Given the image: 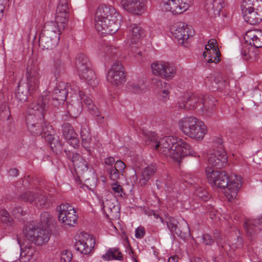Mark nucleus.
Listing matches in <instances>:
<instances>
[{
	"label": "nucleus",
	"instance_id": "17",
	"mask_svg": "<svg viewBox=\"0 0 262 262\" xmlns=\"http://www.w3.org/2000/svg\"><path fill=\"white\" fill-rule=\"evenodd\" d=\"M68 0H60L57 6L55 20L61 29H64L68 20Z\"/></svg>",
	"mask_w": 262,
	"mask_h": 262
},
{
	"label": "nucleus",
	"instance_id": "37",
	"mask_svg": "<svg viewBox=\"0 0 262 262\" xmlns=\"http://www.w3.org/2000/svg\"><path fill=\"white\" fill-rule=\"evenodd\" d=\"M220 52L219 49H214V50H209V51H204L203 56L205 61L208 63H217L220 62Z\"/></svg>",
	"mask_w": 262,
	"mask_h": 262
},
{
	"label": "nucleus",
	"instance_id": "59",
	"mask_svg": "<svg viewBox=\"0 0 262 262\" xmlns=\"http://www.w3.org/2000/svg\"><path fill=\"white\" fill-rule=\"evenodd\" d=\"M145 234V231L144 228L140 226L138 227L135 231V236L137 238H142Z\"/></svg>",
	"mask_w": 262,
	"mask_h": 262
},
{
	"label": "nucleus",
	"instance_id": "19",
	"mask_svg": "<svg viewBox=\"0 0 262 262\" xmlns=\"http://www.w3.org/2000/svg\"><path fill=\"white\" fill-rule=\"evenodd\" d=\"M102 205L104 213L107 218L114 220L119 217L120 208L116 199H107L102 202Z\"/></svg>",
	"mask_w": 262,
	"mask_h": 262
},
{
	"label": "nucleus",
	"instance_id": "61",
	"mask_svg": "<svg viewBox=\"0 0 262 262\" xmlns=\"http://www.w3.org/2000/svg\"><path fill=\"white\" fill-rule=\"evenodd\" d=\"M43 124H45V126H43V131L42 133H44L45 134H47L48 136L51 135L53 130L52 126L49 124H46L45 123Z\"/></svg>",
	"mask_w": 262,
	"mask_h": 262
},
{
	"label": "nucleus",
	"instance_id": "23",
	"mask_svg": "<svg viewBox=\"0 0 262 262\" xmlns=\"http://www.w3.org/2000/svg\"><path fill=\"white\" fill-rule=\"evenodd\" d=\"M121 5L124 9L134 14L140 15L144 11V0H122Z\"/></svg>",
	"mask_w": 262,
	"mask_h": 262
},
{
	"label": "nucleus",
	"instance_id": "42",
	"mask_svg": "<svg viewBox=\"0 0 262 262\" xmlns=\"http://www.w3.org/2000/svg\"><path fill=\"white\" fill-rule=\"evenodd\" d=\"M145 142L156 150V145L158 144V137L155 133L149 132L145 134Z\"/></svg>",
	"mask_w": 262,
	"mask_h": 262
},
{
	"label": "nucleus",
	"instance_id": "12",
	"mask_svg": "<svg viewBox=\"0 0 262 262\" xmlns=\"http://www.w3.org/2000/svg\"><path fill=\"white\" fill-rule=\"evenodd\" d=\"M170 31L179 43L184 46L189 37L193 35L191 29L187 24L181 21L173 23L170 27Z\"/></svg>",
	"mask_w": 262,
	"mask_h": 262
},
{
	"label": "nucleus",
	"instance_id": "29",
	"mask_svg": "<svg viewBox=\"0 0 262 262\" xmlns=\"http://www.w3.org/2000/svg\"><path fill=\"white\" fill-rule=\"evenodd\" d=\"M63 30L64 29H61L60 27L56 24V22L50 21L47 22L45 24L41 33L54 38L59 39V35Z\"/></svg>",
	"mask_w": 262,
	"mask_h": 262
},
{
	"label": "nucleus",
	"instance_id": "60",
	"mask_svg": "<svg viewBox=\"0 0 262 262\" xmlns=\"http://www.w3.org/2000/svg\"><path fill=\"white\" fill-rule=\"evenodd\" d=\"M203 239L206 245H210L214 242L213 239L212 238L211 236L208 234H204L203 237Z\"/></svg>",
	"mask_w": 262,
	"mask_h": 262
},
{
	"label": "nucleus",
	"instance_id": "58",
	"mask_svg": "<svg viewBox=\"0 0 262 262\" xmlns=\"http://www.w3.org/2000/svg\"><path fill=\"white\" fill-rule=\"evenodd\" d=\"M12 213L16 217H19L25 214V213L21 208L19 207H15L13 208L12 210Z\"/></svg>",
	"mask_w": 262,
	"mask_h": 262
},
{
	"label": "nucleus",
	"instance_id": "3",
	"mask_svg": "<svg viewBox=\"0 0 262 262\" xmlns=\"http://www.w3.org/2000/svg\"><path fill=\"white\" fill-rule=\"evenodd\" d=\"M156 150L178 162H180L186 156H193L194 154L190 144L185 141L173 136H167L160 139L158 144L156 145Z\"/></svg>",
	"mask_w": 262,
	"mask_h": 262
},
{
	"label": "nucleus",
	"instance_id": "13",
	"mask_svg": "<svg viewBox=\"0 0 262 262\" xmlns=\"http://www.w3.org/2000/svg\"><path fill=\"white\" fill-rule=\"evenodd\" d=\"M59 221L68 226H72L76 223L78 215L75 210L69 204H62L57 208Z\"/></svg>",
	"mask_w": 262,
	"mask_h": 262
},
{
	"label": "nucleus",
	"instance_id": "54",
	"mask_svg": "<svg viewBox=\"0 0 262 262\" xmlns=\"http://www.w3.org/2000/svg\"><path fill=\"white\" fill-rule=\"evenodd\" d=\"M72 253L69 250H64L60 254L61 262H70L72 259Z\"/></svg>",
	"mask_w": 262,
	"mask_h": 262
},
{
	"label": "nucleus",
	"instance_id": "62",
	"mask_svg": "<svg viewBox=\"0 0 262 262\" xmlns=\"http://www.w3.org/2000/svg\"><path fill=\"white\" fill-rule=\"evenodd\" d=\"M105 164L110 167H113V165L115 163V160L113 157H110L105 159Z\"/></svg>",
	"mask_w": 262,
	"mask_h": 262
},
{
	"label": "nucleus",
	"instance_id": "44",
	"mask_svg": "<svg viewBox=\"0 0 262 262\" xmlns=\"http://www.w3.org/2000/svg\"><path fill=\"white\" fill-rule=\"evenodd\" d=\"M53 67L55 71H58L64 68V63L61 59V52L58 51L53 57Z\"/></svg>",
	"mask_w": 262,
	"mask_h": 262
},
{
	"label": "nucleus",
	"instance_id": "53",
	"mask_svg": "<svg viewBox=\"0 0 262 262\" xmlns=\"http://www.w3.org/2000/svg\"><path fill=\"white\" fill-rule=\"evenodd\" d=\"M52 220V216L48 212H44L40 215V221L43 227L48 228V223Z\"/></svg>",
	"mask_w": 262,
	"mask_h": 262
},
{
	"label": "nucleus",
	"instance_id": "55",
	"mask_svg": "<svg viewBox=\"0 0 262 262\" xmlns=\"http://www.w3.org/2000/svg\"><path fill=\"white\" fill-rule=\"evenodd\" d=\"M1 220L4 223L11 225L12 222V219L10 216L8 212L6 210H2L1 212Z\"/></svg>",
	"mask_w": 262,
	"mask_h": 262
},
{
	"label": "nucleus",
	"instance_id": "14",
	"mask_svg": "<svg viewBox=\"0 0 262 262\" xmlns=\"http://www.w3.org/2000/svg\"><path fill=\"white\" fill-rule=\"evenodd\" d=\"M49 99L47 96L38 98L31 102L27 108V116H33L36 118H42L47 111Z\"/></svg>",
	"mask_w": 262,
	"mask_h": 262
},
{
	"label": "nucleus",
	"instance_id": "57",
	"mask_svg": "<svg viewBox=\"0 0 262 262\" xmlns=\"http://www.w3.org/2000/svg\"><path fill=\"white\" fill-rule=\"evenodd\" d=\"M125 167L126 165L121 160H118L115 162V166L113 167L116 168L120 172L123 174Z\"/></svg>",
	"mask_w": 262,
	"mask_h": 262
},
{
	"label": "nucleus",
	"instance_id": "40",
	"mask_svg": "<svg viewBox=\"0 0 262 262\" xmlns=\"http://www.w3.org/2000/svg\"><path fill=\"white\" fill-rule=\"evenodd\" d=\"M102 258L105 260H119L123 259V255L118 248H110L106 253L102 256Z\"/></svg>",
	"mask_w": 262,
	"mask_h": 262
},
{
	"label": "nucleus",
	"instance_id": "49",
	"mask_svg": "<svg viewBox=\"0 0 262 262\" xmlns=\"http://www.w3.org/2000/svg\"><path fill=\"white\" fill-rule=\"evenodd\" d=\"M11 116L10 111L8 105L5 103L0 107V118L3 120H8Z\"/></svg>",
	"mask_w": 262,
	"mask_h": 262
},
{
	"label": "nucleus",
	"instance_id": "18",
	"mask_svg": "<svg viewBox=\"0 0 262 262\" xmlns=\"http://www.w3.org/2000/svg\"><path fill=\"white\" fill-rule=\"evenodd\" d=\"M95 245V239L93 236L85 233L75 244L77 251L84 254L90 253Z\"/></svg>",
	"mask_w": 262,
	"mask_h": 262
},
{
	"label": "nucleus",
	"instance_id": "7",
	"mask_svg": "<svg viewBox=\"0 0 262 262\" xmlns=\"http://www.w3.org/2000/svg\"><path fill=\"white\" fill-rule=\"evenodd\" d=\"M24 233L26 238L36 245H41L48 242L50 238V232L48 228L42 227L41 228L29 223L25 226Z\"/></svg>",
	"mask_w": 262,
	"mask_h": 262
},
{
	"label": "nucleus",
	"instance_id": "46",
	"mask_svg": "<svg viewBox=\"0 0 262 262\" xmlns=\"http://www.w3.org/2000/svg\"><path fill=\"white\" fill-rule=\"evenodd\" d=\"M38 196V193L34 192H26L20 196V198L24 202H29L30 203H33L36 201V197Z\"/></svg>",
	"mask_w": 262,
	"mask_h": 262
},
{
	"label": "nucleus",
	"instance_id": "39",
	"mask_svg": "<svg viewBox=\"0 0 262 262\" xmlns=\"http://www.w3.org/2000/svg\"><path fill=\"white\" fill-rule=\"evenodd\" d=\"M154 84L158 93L162 97L163 100L166 101L169 94V85L159 79L156 80Z\"/></svg>",
	"mask_w": 262,
	"mask_h": 262
},
{
	"label": "nucleus",
	"instance_id": "4",
	"mask_svg": "<svg viewBox=\"0 0 262 262\" xmlns=\"http://www.w3.org/2000/svg\"><path fill=\"white\" fill-rule=\"evenodd\" d=\"M241 9L248 23L256 25L262 20V0H243Z\"/></svg>",
	"mask_w": 262,
	"mask_h": 262
},
{
	"label": "nucleus",
	"instance_id": "27",
	"mask_svg": "<svg viewBox=\"0 0 262 262\" xmlns=\"http://www.w3.org/2000/svg\"><path fill=\"white\" fill-rule=\"evenodd\" d=\"M198 119L194 117H184L179 121L180 130L186 136L189 137L193 131Z\"/></svg>",
	"mask_w": 262,
	"mask_h": 262
},
{
	"label": "nucleus",
	"instance_id": "26",
	"mask_svg": "<svg viewBox=\"0 0 262 262\" xmlns=\"http://www.w3.org/2000/svg\"><path fill=\"white\" fill-rule=\"evenodd\" d=\"M178 221L173 217H169L167 221V226L170 232L181 237H185L189 232L188 224L183 221V228L180 229L178 226Z\"/></svg>",
	"mask_w": 262,
	"mask_h": 262
},
{
	"label": "nucleus",
	"instance_id": "21",
	"mask_svg": "<svg viewBox=\"0 0 262 262\" xmlns=\"http://www.w3.org/2000/svg\"><path fill=\"white\" fill-rule=\"evenodd\" d=\"M216 102L215 98L211 95L202 96V105L200 107V111L207 116H211L215 112Z\"/></svg>",
	"mask_w": 262,
	"mask_h": 262
},
{
	"label": "nucleus",
	"instance_id": "24",
	"mask_svg": "<svg viewBox=\"0 0 262 262\" xmlns=\"http://www.w3.org/2000/svg\"><path fill=\"white\" fill-rule=\"evenodd\" d=\"M17 241L20 245L21 251L19 254L20 262H32L37 259V252L35 248L31 245H26L21 247L18 238Z\"/></svg>",
	"mask_w": 262,
	"mask_h": 262
},
{
	"label": "nucleus",
	"instance_id": "32",
	"mask_svg": "<svg viewBox=\"0 0 262 262\" xmlns=\"http://www.w3.org/2000/svg\"><path fill=\"white\" fill-rule=\"evenodd\" d=\"M79 96L81 99H83L84 104L87 106L88 109L100 122H103L104 117L102 116L100 114V112L97 107L93 104L92 100L88 97H86L85 99L83 97L84 94L82 91H79Z\"/></svg>",
	"mask_w": 262,
	"mask_h": 262
},
{
	"label": "nucleus",
	"instance_id": "52",
	"mask_svg": "<svg viewBox=\"0 0 262 262\" xmlns=\"http://www.w3.org/2000/svg\"><path fill=\"white\" fill-rule=\"evenodd\" d=\"M194 194L196 196L204 201H207L209 198L207 191L202 187L196 188Z\"/></svg>",
	"mask_w": 262,
	"mask_h": 262
},
{
	"label": "nucleus",
	"instance_id": "11",
	"mask_svg": "<svg viewBox=\"0 0 262 262\" xmlns=\"http://www.w3.org/2000/svg\"><path fill=\"white\" fill-rule=\"evenodd\" d=\"M152 73L163 79H171L176 74V68L174 65L166 61H157L151 65Z\"/></svg>",
	"mask_w": 262,
	"mask_h": 262
},
{
	"label": "nucleus",
	"instance_id": "45",
	"mask_svg": "<svg viewBox=\"0 0 262 262\" xmlns=\"http://www.w3.org/2000/svg\"><path fill=\"white\" fill-rule=\"evenodd\" d=\"M111 192L114 193L115 196L123 197L125 194L122 186L117 182L115 181L111 185Z\"/></svg>",
	"mask_w": 262,
	"mask_h": 262
},
{
	"label": "nucleus",
	"instance_id": "38",
	"mask_svg": "<svg viewBox=\"0 0 262 262\" xmlns=\"http://www.w3.org/2000/svg\"><path fill=\"white\" fill-rule=\"evenodd\" d=\"M82 105L81 101H75L67 105L69 114L73 118H76L81 112Z\"/></svg>",
	"mask_w": 262,
	"mask_h": 262
},
{
	"label": "nucleus",
	"instance_id": "25",
	"mask_svg": "<svg viewBox=\"0 0 262 262\" xmlns=\"http://www.w3.org/2000/svg\"><path fill=\"white\" fill-rule=\"evenodd\" d=\"M246 42L255 48L262 47V30H251L247 32L244 36Z\"/></svg>",
	"mask_w": 262,
	"mask_h": 262
},
{
	"label": "nucleus",
	"instance_id": "47",
	"mask_svg": "<svg viewBox=\"0 0 262 262\" xmlns=\"http://www.w3.org/2000/svg\"><path fill=\"white\" fill-rule=\"evenodd\" d=\"M100 51L102 54L101 55L102 57L104 56L105 57H110L116 53V49L111 46L104 45L102 47Z\"/></svg>",
	"mask_w": 262,
	"mask_h": 262
},
{
	"label": "nucleus",
	"instance_id": "8",
	"mask_svg": "<svg viewBox=\"0 0 262 262\" xmlns=\"http://www.w3.org/2000/svg\"><path fill=\"white\" fill-rule=\"evenodd\" d=\"M65 152L67 158L73 163L78 177L84 181L88 180L87 174L89 170L86 161L79 154L74 151L65 150Z\"/></svg>",
	"mask_w": 262,
	"mask_h": 262
},
{
	"label": "nucleus",
	"instance_id": "34",
	"mask_svg": "<svg viewBox=\"0 0 262 262\" xmlns=\"http://www.w3.org/2000/svg\"><path fill=\"white\" fill-rule=\"evenodd\" d=\"M156 170L155 165L150 164L144 168L139 176V184L141 186L145 185L150 178L154 175Z\"/></svg>",
	"mask_w": 262,
	"mask_h": 262
},
{
	"label": "nucleus",
	"instance_id": "10",
	"mask_svg": "<svg viewBox=\"0 0 262 262\" xmlns=\"http://www.w3.org/2000/svg\"><path fill=\"white\" fill-rule=\"evenodd\" d=\"M107 80L112 85L116 86L125 83V70L121 62L116 61L113 63L107 73Z\"/></svg>",
	"mask_w": 262,
	"mask_h": 262
},
{
	"label": "nucleus",
	"instance_id": "43",
	"mask_svg": "<svg viewBox=\"0 0 262 262\" xmlns=\"http://www.w3.org/2000/svg\"><path fill=\"white\" fill-rule=\"evenodd\" d=\"M225 85V80L223 79L220 74L215 75L212 82V89L213 91L223 89Z\"/></svg>",
	"mask_w": 262,
	"mask_h": 262
},
{
	"label": "nucleus",
	"instance_id": "2",
	"mask_svg": "<svg viewBox=\"0 0 262 262\" xmlns=\"http://www.w3.org/2000/svg\"><path fill=\"white\" fill-rule=\"evenodd\" d=\"M122 17L111 6L101 5L96 13L95 28L102 35L113 34L119 29Z\"/></svg>",
	"mask_w": 262,
	"mask_h": 262
},
{
	"label": "nucleus",
	"instance_id": "48",
	"mask_svg": "<svg viewBox=\"0 0 262 262\" xmlns=\"http://www.w3.org/2000/svg\"><path fill=\"white\" fill-rule=\"evenodd\" d=\"M106 171H107L110 179L114 181H117L120 178V175H123L121 172H120L116 168L113 167H106Z\"/></svg>",
	"mask_w": 262,
	"mask_h": 262
},
{
	"label": "nucleus",
	"instance_id": "6",
	"mask_svg": "<svg viewBox=\"0 0 262 262\" xmlns=\"http://www.w3.org/2000/svg\"><path fill=\"white\" fill-rule=\"evenodd\" d=\"M75 66L79 75L83 77L88 83L92 87L98 84L95 72L92 69V63L84 54H78L75 61Z\"/></svg>",
	"mask_w": 262,
	"mask_h": 262
},
{
	"label": "nucleus",
	"instance_id": "64",
	"mask_svg": "<svg viewBox=\"0 0 262 262\" xmlns=\"http://www.w3.org/2000/svg\"><path fill=\"white\" fill-rule=\"evenodd\" d=\"M9 175L11 177H17L18 175L19 172L17 168H13L10 169L8 171Z\"/></svg>",
	"mask_w": 262,
	"mask_h": 262
},
{
	"label": "nucleus",
	"instance_id": "28",
	"mask_svg": "<svg viewBox=\"0 0 262 262\" xmlns=\"http://www.w3.org/2000/svg\"><path fill=\"white\" fill-rule=\"evenodd\" d=\"M222 0H207L206 9L208 15L211 17L219 16L224 7Z\"/></svg>",
	"mask_w": 262,
	"mask_h": 262
},
{
	"label": "nucleus",
	"instance_id": "16",
	"mask_svg": "<svg viewBox=\"0 0 262 262\" xmlns=\"http://www.w3.org/2000/svg\"><path fill=\"white\" fill-rule=\"evenodd\" d=\"M210 165L216 168H222L227 165L228 157L223 147H220L210 152L208 157Z\"/></svg>",
	"mask_w": 262,
	"mask_h": 262
},
{
	"label": "nucleus",
	"instance_id": "15",
	"mask_svg": "<svg viewBox=\"0 0 262 262\" xmlns=\"http://www.w3.org/2000/svg\"><path fill=\"white\" fill-rule=\"evenodd\" d=\"M202 96L192 93H187L180 97L178 105L180 109L194 110L198 109L200 111L201 107Z\"/></svg>",
	"mask_w": 262,
	"mask_h": 262
},
{
	"label": "nucleus",
	"instance_id": "36",
	"mask_svg": "<svg viewBox=\"0 0 262 262\" xmlns=\"http://www.w3.org/2000/svg\"><path fill=\"white\" fill-rule=\"evenodd\" d=\"M259 220V218L255 220H248L247 221L244 225V228L246 231L247 234L250 235H252L254 234H258L262 230H259L260 228V224L258 223L257 222Z\"/></svg>",
	"mask_w": 262,
	"mask_h": 262
},
{
	"label": "nucleus",
	"instance_id": "1",
	"mask_svg": "<svg viewBox=\"0 0 262 262\" xmlns=\"http://www.w3.org/2000/svg\"><path fill=\"white\" fill-rule=\"evenodd\" d=\"M205 171L208 181L212 187L225 189L224 194L229 202L236 198L241 185L240 176L230 178L226 171H215L210 167H206Z\"/></svg>",
	"mask_w": 262,
	"mask_h": 262
},
{
	"label": "nucleus",
	"instance_id": "5",
	"mask_svg": "<svg viewBox=\"0 0 262 262\" xmlns=\"http://www.w3.org/2000/svg\"><path fill=\"white\" fill-rule=\"evenodd\" d=\"M27 78L28 90L23 91L25 88L24 84L18 85L17 92L15 94L17 99L20 101H25L27 98L28 92L31 93L36 91L39 85L40 76L39 69L37 67L33 66L27 68L26 73Z\"/></svg>",
	"mask_w": 262,
	"mask_h": 262
},
{
	"label": "nucleus",
	"instance_id": "50",
	"mask_svg": "<svg viewBox=\"0 0 262 262\" xmlns=\"http://www.w3.org/2000/svg\"><path fill=\"white\" fill-rule=\"evenodd\" d=\"M37 207H42L47 208L50 205V203L48 202L47 198L43 195H39L36 197V201L34 202Z\"/></svg>",
	"mask_w": 262,
	"mask_h": 262
},
{
	"label": "nucleus",
	"instance_id": "31",
	"mask_svg": "<svg viewBox=\"0 0 262 262\" xmlns=\"http://www.w3.org/2000/svg\"><path fill=\"white\" fill-rule=\"evenodd\" d=\"M59 39L40 33L39 45L43 50H52L58 43Z\"/></svg>",
	"mask_w": 262,
	"mask_h": 262
},
{
	"label": "nucleus",
	"instance_id": "22",
	"mask_svg": "<svg viewBox=\"0 0 262 262\" xmlns=\"http://www.w3.org/2000/svg\"><path fill=\"white\" fill-rule=\"evenodd\" d=\"M26 123L30 132L34 135H40L43 131L44 122L42 118H36L33 116L26 117Z\"/></svg>",
	"mask_w": 262,
	"mask_h": 262
},
{
	"label": "nucleus",
	"instance_id": "63",
	"mask_svg": "<svg viewBox=\"0 0 262 262\" xmlns=\"http://www.w3.org/2000/svg\"><path fill=\"white\" fill-rule=\"evenodd\" d=\"M130 86L135 93H138L141 91V86L139 84L132 83L130 84Z\"/></svg>",
	"mask_w": 262,
	"mask_h": 262
},
{
	"label": "nucleus",
	"instance_id": "9",
	"mask_svg": "<svg viewBox=\"0 0 262 262\" xmlns=\"http://www.w3.org/2000/svg\"><path fill=\"white\" fill-rule=\"evenodd\" d=\"M194 0H163L161 8L162 11L170 12L173 14H181L188 9Z\"/></svg>",
	"mask_w": 262,
	"mask_h": 262
},
{
	"label": "nucleus",
	"instance_id": "30",
	"mask_svg": "<svg viewBox=\"0 0 262 262\" xmlns=\"http://www.w3.org/2000/svg\"><path fill=\"white\" fill-rule=\"evenodd\" d=\"M207 126L200 120L198 119L189 138L197 141L202 140L207 133Z\"/></svg>",
	"mask_w": 262,
	"mask_h": 262
},
{
	"label": "nucleus",
	"instance_id": "20",
	"mask_svg": "<svg viewBox=\"0 0 262 262\" xmlns=\"http://www.w3.org/2000/svg\"><path fill=\"white\" fill-rule=\"evenodd\" d=\"M62 135L69 144L74 148L79 146V140L78 134L76 133L72 126L68 123H64L61 126Z\"/></svg>",
	"mask_w": 262,
	"mask_h": 262
},
{
	"label": "nucleus",
	"instance_id": "33",
	"mask_svg": "<svg viewBox=\"0 0 262 262\" xmlns=\"http://www.w3.org/2000/svg\"><path fill=\"white\" fill-rule=\"evenodd\" d=\"M131 28L130 43L138 44L145 36V31L141 27L137 24L132 25Z\"/></svg>",
	"mask_w": 262,
	"mask_h": 262
},
{
	"label": "nucleus",
	"instance_id": "51",
	"mask_svg": "<svg viewBox=\"0 0 262 262\" xmlns=\"http://www.w3.org/2000/svg\"><path fill=\"white\" fill-rule=\"evenodd\" d=\"M37 207H42L47 208L50 205V203L48 202L47 198L43 195H39L36 197V201L34 202Z\"/></svg>",
	"mask_w": 262,
	"mask_h": 262
},
{
	"label": "nucleus",
	"instance_id": "35",
	"mask_svg": "<svg viewBox=\"0 0 262 262\" xmlns=\"http://www.w3.org/2000/svg\"><path fill=\"white\" fill-rule=\"evenodd\" d=\"M67 84L64 82H60L54 91L52 99L61 102L64 101L68 95Z\"/></svg>",
	"mask_w": 262,
	"mask_h": 262
},
{
	"label": "nucleus",
	"instance_id": "56",
	"mask_svg": "<svg viewBox=\"0 0 262 262\" xmlns=\"http://www.w3.org/2000/svg\"><path fill=\"white\" fill-rule=\"evenodd\" d=\"M241 54L244 59L246 60H254L256 58L255 55H252L249 51L247 52L246 49H243Z\"/></svg>",
	"mask_w": 262,
	"mask_h": 262
},
{
	"label": "nucleus",
	"instance_id": "41",
	"mask_svg": "<svg viewBox=\"0 0 262 262\" xmlns=\"http://www.w3.org/2000/svg\"><path fill=\"white\" fill-rule=\"evenodd\" d=\"M80 136L82 146L86 149L89 153H90L91 149L90 148V144L92 138L89 129L86 127L82 128L80 132Z\"/></svg>",
	"mask_w": 262,
	"mask_h": 262
}]
</instances>
